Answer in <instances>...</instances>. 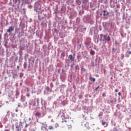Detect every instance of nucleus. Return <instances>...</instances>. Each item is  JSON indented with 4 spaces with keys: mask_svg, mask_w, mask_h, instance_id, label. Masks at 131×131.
I'll list each match as a JSON object with an SVG mask.
<instances>
[{
    "mask_svg": "<svg viewBox=\"0 0 131 131\" xmlns=\"http://www.w3.org/2000/svg\"><path fill=\"white\" fill-rule=\"evenodd\" d=\"M111 102H112V103H113V101H112Z\"/></svg>",
    "mask_w": 131,
    "mask_h": 131,
    "instance_id": "58836bf2",
    "label": "nucleus"
},
{
    "mask_svg": "<svg viewBox=\"0 0 131 131\" xmlns=\"http://www.w3.org/2000/svg\"><path fill=\"white\" fill-rule=\"evenodd\" d=\"M16 125L15 128L16 131H21V127L18 125V123H16Z\"/></svg>",
    "mask_w": 131,
    "mask_h": 131,
    "instance_id": "39448f33",
    "label": "nucleus"
},
{
    "mask_svg": "<svg viewBox=\"0 0 131 131\" xmlns=\"http://www.w3.org/2000/svg\"><path fill=\"white\" fill-rule=\"evenodd\" d=\"M85 126L87 127V128H89V122H86V124H84Z\"/></svg>",
    "mask_w": 131,
    "mask_h": 131,
    "instance_id": "2eb2a0df",
    "label": "nucleus"
},
{
    "mask_svg": "<svg viewBox=\"0 0 131 131\" xmlns=\"http://www.w3.org/2000/svg\"><path fill=\"white\" fill-rule=\"evenodd\" d=\"M119 91V90L118 89H115V93H118Z\"/></svg>",
    "mask_w": 131,
    "mask_h": 131,
    "instance_id": "4be33fe9",
    "label": "nucleus"
},
{
    "mask_svg": "<svg viewBox=\"0 0 131 131\" xmlns=\"http://www.w3.org/2000/svg\"><path fill=\"white\" fill-rule=\"evenodd\" d=\"M27 97H28V98H29V97H30V94H27Z\"/></svg>",
    "mask_w": 131,
    "mask_h": 131,
    "instance_id": "393cba45",
    "label": "nucleus"
},
{
    "mask_svg": "<svg viewBox=\"0 0 131 131\" xmlns=\"http://www.w3.org/2000/svg\"><path fill=\"white\" fill-rule=\"evenodd\" d=\"M33 131H35V130H34Z\"/></svg>",
    "mask_w": 131,
    "mask_h": 131,
    "instance_id": "ea45409f",
    "label": "nucleus"
},
{
    "mask_svg": "<svg viewBox=\"0 0 131 131\" xmlns=\"http://www.w3.org/2000/svg\"><path fill=\"white\" fill-rule=\"evenodd\" d=\"M4 131H10V130H9V129H6Z\"/></svg>",
    "mask_w": 131,
    "mask_h": 131,
    "instance_id": "c756f323",
    "label": "nucleus"
},
{
    "mask_svg": "<svg viewBox=\"0 0 131 131\" xmlns=\"http://www.w3.org/2000/svg\"><path fill=\"white\" fill-rule=\"evenodd\" d=\"M111 131H118L116 128H114V129L112 130Z\"/></svg>",
    "mask_w": 131,
    "mask_h": 131,
    "instance_id": "5701e85b",
    "label": "nucleus"
},
{
    "mask_svg": "<svg viewBox=\"0 0 131 131\" xmlns=\"http://www.w3.org/2000/svg\"><path fill=\"white\" fill-rule=\"evenodd\" d=\"M51 85H53V83H51Z\"/></svg>",
    "mask_w": 131,
    "mask_h": 131,
    "instance_id": "e433bc0d",
    "label": "nucleus"
},
{
    "mask_svg": "<svg viewBox=\"0 0 131 131\" xmlns=\"http://www.w3.org/2000/svg\"><path fill=\"white\" fill-rule=\"evenodd\" d=\"M81 70L82 72H84V71H85L86 70L84 68H82L81 69Z\"/></svg>",
    "mask_w": 131,
    "mask_h": 131,
    "instance_id": "dca6fc26",
    "label": "nucleus"
},
{
    "mask_svg": "<svg viewBox=\"0 0 131 131\" xmlns=\"http://www.w3.org/2000/svg\"><path fill=\"white\" fill-rule=\"evenodd\" d=\"M89 79L93 82H95L96 81V79L93 78L92 77H90Z\"/></svg>",
    "mask_w": 131,
    "mask_h": 131,
    "instance_id": "1a4fd4ad",
    "label": "nucleus"
},
{
    "mask_svg": "<svg viewBox=\"0 0 131 131\" xmlns=\"http://www.w3.org/2000/svg\"><path fill=\"white\" fill-rule=\"evenodd\" d=\"M18 107H20V105H19V104H18Z\"/></svg>",
    "mask_w": 131,
    "mask_h": 131,
    "instance_id": "4c0bfd02",
    "label": "nucleus"
},
{
    "mask_svg": "<svg viewBox=\"0 0 131 131\" xmlns=\"http://www.w3.org/2000/svg\"><path fill=\"white\" fill-rule=\"evenodd\" d=\"M35 115L37 117H40V116H41V113L39 112H36L35 114Z\"/></svg>",
    "mask_w": 131,
    "mask_h": 131,
    "instance_id": "423d86ee",
    "label": "nucleus"
},
{
    "mask_svg": "<svg viewBox=\"0 0 131 131\" xmlns=\"http://www.w3.org/2000/svg\"><path fill=\"white\" fill-rule=\"evenodd\" d=\"M110 39H111L110 36H108L107 38H106V41H110Z\"/></svg>",
    "mask_w": 131,
    "mask_h": 131,
    "instance_id": "f8f14e48",
    "label": "nucleus"
},
{
    "mask_svg": "<svg viewBox=\"0 0 131 131\" xmlns=\"http://www.w3.org/2000/svg\"><path fill=\"white\" fill-rule=\"evenodd\" d=\"M103 13H106V10H103Z\"/></svg>",
    "mask_w": 131,
    "mask_h": 131,
    "instance_id": "72a5a7b5",
    "label": "nucleus"
},
{
    "mask_svg": "<svg viewBox=\"0 0 131 131\" xmlns=\"http://www.w3.org/2000/svg\"><path fill=\"white\" fill-rule=\"evenodd\" d=\"M55 126V127H59V124L58 123H56Z\"/></svg>",
    "mask_w": 131,
    "mask_h": 131,
    "instance_id": "412c9836",
    "label": "nucleus"
},
{
    "mask_svg": "<svg viewBox=\"0 0 131 131\" xmlns=\"http://www.w3.org/2000/svg\"><path fill=\"white\" fill-rule=\"evenodd\" d=\"M127 54H128V55H130L131 54V51H128L127 52Z\"/></svg>",
    "mask_w": 131,
    "mask_h": 131,
    "instance_id": "b1692460",
    "label": "nucleus"
},
{
    "mask_svg": "<svg viewBox=\"0 0 131 131\" xmlns=\"http://www.w3.org/2000/svg\"><path fill=\"white\" fill-rule=\"evenodd\" d=\"M36 104L35 103H34L33 104V106H35Z\"/></svg>",
    "mask_w": 131,
    "mask_h": 131,
    "instance_id": "c9c22d12",
    "label": "nucleus"
},
{
    "mask_svg": "<svg viewBox=\"0 0 131 131\" xmlns=\"http://www.w3.org/2000/svg\"><path fill=\"white\" fill-rule=\"evenodd\" d=\"M102 124L104 127H107V126H108V123L106 122H102Z\"/></svg>",
    "mask_w": 131,
    "mask_h": 131,
    "instance_id": "6e6552de",
    "label": "nucleus"
},
{
    "mask_svg": "<svg viewBox=\"0 0 131 131\" xmlns=\"http://www.w3.org/2000/svg\"><path fill=\"white\" fill-rule=\"evenodd\" d=\"M121 57L122 58H124V55H122Z\"/></svg>",
    "mask_w": 131,
    "mask_h": 131,
    "instance_id": "2f4dec72",
    "label": "nucleus"
},
{
    "mask_svg": "<svg viewBox=\"0 0 131 131\" xmlns=\"http://www.w3.org/2000/svg\"><path fill=\"white\" fill-rule=\"evenodd\" d=\"M77 60H78V61L79 62V61H80V60H81V58H80V56H79V55H78L77 56Z\"/></svg>",
    "mask_w": 131,
    "mask_h": 131,
    "instance_id": "9d476101",
    "label": "nucleus"
},
{
    "mask_svg": "<svg viewBox=\"0 0 131 131\" xmlns=\"http://www.w3.org/2000/svg\"><path fill=\"white\" fill-rule=\"evenodd\" d=\"M108 15H109V12H107L106 13V16H108Z\"/></svg>",
    "mask_w": 131,
    "mask_h": 131,
    "instance_id": "7c9ffc66",
    "label": "nucleus"
},
{
    "mask_svg": "<svg viewBox=\"0 0 131 131\" xmlns=\"http://www.w3.org/2000/svg\"><path fill=\"white\" fill-rule=\"evenodd\" d=\"M100 89V86H99V85H98V86H97V88H96L95 89V91H98V89Z\"/></svg>",
    "mask_w": 131,
    "mask_h": 131,
    "instance_id": "a211bd4d",
    "label": "nucleus"
},
{
    "mask_svg": "<svg viewBox=\"0 0 131 131\" xmlns=\"http://www.w3.org/2000/svg\"><path fill=\"white\" fill-rule=\"evenodd\" d=\"M39 100H38V99H37L36 100V102H37V104H38V103H39Z\"/></svg>",
    "mask_w": 131,
    "mask_h": 131,
    "instance_id": "bb28decb",
    "label": "nucleus"
},
{
    "mask_svg": "<svg viewBox=\"0 0 131 131\" xmlns=\"http://www.w3.org/2000/svg\"><path fill=\"white\" fill-rule=\"evenodd\" d=\"M118 96H121V93L119 92L118 93Z\"/></svg>",
    "mask_w": 131,
    "mask_h": 131,
    "instance_id": "a878e982",
    "label": "nucleus"
},
{
    "mask_svg": "<svg viewBox=\"0 0 131 131\" xmlns=\"http://www.w3.org/2000/svg\"><path fill=\"white\" fill-rule=\"evenodd\" d=\"M78 98H79V99H82V95H79V96H78Z\"/></svg>",
    "mask_w": 131,
    "mask_h": 131,
    "instance_id": "aec40b11",
    "label": "nucleus"
},
{
    "mask_svg": "<svg viewBox=\"0 0 131 131\" xmlns=\"http://www.w3.org/2000/svg\"><path fill=\"white\" fill-rule=\"evenodd\" d=\"M90 54H91V55H95V51L92 50V51L90 52Z\"/></svg>",
    "mask_w": 131,
    "mask_h": 131,
    "instance_id": "ddd939ff",
    "label": "nucleus"
},
{
    "mask_svg": "<svg viewBox=\"0 0 131 131\" xmlns=\"http://www.w3.org/2000/svg\"><path fill=\"white\" fill-rule=\"evenodd\" d=\"M17 69H19L20 68V67L19 66H17Z\"/></svg>",
    "mask_w": 131,
    "mask_h": 131,
    "instance_id": "c85d7f7f",
    "label": "nucleus"
},
{
    "mask_svg": "<svg viewBox=\"0 0 131 131\" xmlns=\"http://www.w3.org/2000/svg\"><path fill=\"white\" fill-rule=\"evenodd\" d=\"M24 67L25 69H26V68L27 67V64L26 63V62H25L24 63Z\"/></svg>",
    "mask_w": 131,
    "mask_h": 131,
    "instance_id": "9b49d317",
    "label": "nucleus"
},
{
    "mask_svg": "<svg viewBox=\"0 0 131 131\" xmlns=\"http://www.w3.org/2000/svg\"><path fill=\"white\" fill-rule=\"evenodd\" d=\"M48 129H50V130L54 129V127H53L52 126H49Z\"/></svg>",
    "mask_w": 131,
    "mask_h": 131,
    "instance_id": "4468645a",
    "label": "nucleus"
},
{
    "mask_svg": "<svg viewBox=\"0 0 131 131\" xmlns=\"http://www.w3.org/2000/svg\"><path fill=\"white\" fill-rule=\"evenodd\" d=\"M69 125H70V123H69V121L67 120L62 121L60 123V126H61V127H64V126H69Z\"/></svg>",
    "mask_w": 131,
    "mask_h": 131,
    "instance_id": "f257e3e1",
    "label": "nucleus"
},
{
    "mask_svg": "<svg viewBox=\"0 0 131 131\" xmlns=\"http://www.w3.org/2000/svg\"><path fill=\"white\" fill-rule=\"evenodd\" d=\"M102 96V97H106V93H103Z\"/></svg>",
    "mask_w": 131,
    "mask_h": 131,
    "instance_id": "6ab92c4d",
    "label": "nucleus"
},
{
    "mask_svg": "<svg viewBox=\"0 0 131 131\" xmlns=\"http://www.w3.org/2000/svg\"><path fill=\"white\" fill-rule=\"evenodd\" d=\"M78 47H79V49H80L81 47H82V43L79 44Z\"/></svg>",
    "mask_w": 131,
    "mask_h": 131,
    "instance_id": "f3484780",
    "label": "nucleus"
},
{
    "mask_svg": "<svg viewBox=\"0 0 131 131\" xmlns=\"http://www.w3.org/2000/svg\"><path fill=\"white\" fill-rule=\"evenodd\" d=\"M69 59L72 61H74V57L71 54L69 56Z\"/></svg>",
    "mask_w": 131,
    "mask_h": 131,
    "instance_id": "0eeeda50",
    "label": "nucleus"
},
{
    "mask_svg": "<svg viewBox=\"0 0 131 131\" xmlns=\"http://www.w3.org/2000/svg\"><path fill=\"white\" fill-rule=\"evenodd\" d=\"M120 76H122V74H120Z\"/></svg>",
    "mask_w": 131,
    "mask_h": 131,
    "instance_id": "f704fd0d",
    "label": "nucleus"
},
{
    "mask_svg": "<svg viewBox=\"0 0 131 131\" xmlns=\"http://www.w3.org/2000/svg\"><path fill=\"white\" fill-rule=\"evenodd\" d=\"M41 129L42 131H49V129H48V125L43 123L41 126Z\"/></svg>",
    "mask_w": 131,
    "mask_h": 131,
    "instance_id": "f03ea898",
    "label": "nucleus"
},
{
    "mask_svg": "<svg viewBox=\"0 0 131 131\" xmlns=\"http://www.w3.org/2000/svg\"><path fill=\"white\" fill-rule=\"evenodd\" d=\"M106 14H105V13L103 14V16H106Z\"/></svg>",
    "mask_w": 131,
    "mask_h": 131,
    "instance_id": "473e14b6",
    "label": "nucleus"
},
{
    "mask_svg": "<svg viewBox=\"0 0 131 131\" xmlns=\"http://www.w3.org/2000/svg\"><path fill=\"white\" fill-rule=\"evenodd\" d=\"M14 31V27L11 26L9 27V29L7 30V32H9L10 33V32H12Z\"/></svg>",
    "mask_w": 131,
    "mask_h": 131,
    "instance_id": "20e7f679",
    "label": "nucleus"
},
{
    "mask_svg": "<svg viewBox=\"0 0 131 131\" xmlns=\"http://www.w3.org/2000/svg\"><path fill=\"white\" fill-rule=\"evenodd\" d=\"M61 56H62L63 57H64L65 56V54L64 53L61 54Z\"/></svg>",
    "mask_w": 131,
    "mask_h": 131,
    "instance_id": "cd10ccee",
    "label": "nucleus"
},
{
    "mask_svg": "<svg viewBox=\"0 0 131 131\" xmlns=\"http://www.w3.org/2000/svg\"><path fill=\"white\" fill-rule=\"evenodd\" d=\"M106 35H104L103 34H100V40H102L104 43H106Z\"/></svg>",
    "mask_w": 131,
    "mask_h": 131,
    "instance_id": "7ed1b4c3",
    "label": "nucleus"
}]
</instances>
